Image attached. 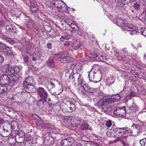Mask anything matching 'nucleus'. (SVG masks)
<instances>
[{
  "mask_svg": "<svg viewBox=\"0 0 146 146\" xmlns=\"http://www.w3.org/2000/svg\"><path fill=\"white\" fill-rule=\"evenodd\" d=\"M116 52L119 54H121L122 55L126 56L127 54V51L126 50V48H124L121 50H120Z\"/></svg>",
  "mask_w": 146,
  "mask_h": 146,
  "instance_id": "7c9ffc66",
  "label": "nucleus"
},
{
  "mask_svg": "<svg viewBox=\"0 0 146 146\" xmlns=\"http://www.w3.org/2000/svg\"><path fill=\"white\" fill-rule=\"evenodd\" d=\"M52 3L55 7H56V5L58 4L64 3V2H62L60 0H52Z\"/></svg>",
  "mask_w": 146,
  "mask_h": 146,
  "instance_id": "37998d69",
  "label": "nucleus"
},
{
  "mask_svg": "<svg viewBox=\"0 0 146 146\" xmlns=\"http://www.w3.org/2000/svg\"><path fill=\"white\" fill-rule=\"evenodd\" d=\"M69 80L70 82H71L73 84V80H74V74L73 75L72 74L69 76Z\"/></svg>",
  "mask_w": 146,
  "mask_h": 146,
  "instance_id": "052dcab7",
  "label": "nucleus"
},
{
  "mask_svg": "<svg viewBox=\"0 0 146 146\" xmlns=\"http://www.w3.org/2000/svg\"><path fill=\"white\" fill-rule=\"evenodd\" d=\"M103 107L102 108V111L106 113H109L111 110L110 106L109 104H107Z\"/></svg>",
  "mask_w": 146,
  "mask_h": 146,
  "instance_id": "393cba45",
  "label": "nucleus"
},
{
  "mask_svg": "<svg viewBox=\"0 0 146 146\" xmlns=\"http://www.w3.org/2000/svg\"><path fill=\"white\" fill-rule=\"evenodd\" d=\"M128 2H129V1H127V0H122V5L124 6H125V5H127L126 6H125V7H127V6H128V5L127 4L128 3Z\"/></svg>",
  "mask_w": 146,
  "mask_h": 146,
  "instance_id": "4d7b16f0",
  "label": "nucleus"
},
{
  "mask_svg": "<svg viewBox=\"0 0 146 146\" xmlns=\"http://www.w3.org/2000/svg\"><path fill=\"white\" fill-rule=\"evenodd\" d=\"M14 46L20 51H22V45L21 43H19L18 44L15 45Z\"/></svg>",
  "mask_w": 146,
  "mask_h": 146,
  "instance_id": "79ce46f5",
  "label": "nucleus"
},
{
  "mask_svg": "<svg viewBox=\"0 0 146 146\" xmlns=\"http://www.w3.org/2000/svg\"><path fill=\"white\" fill-rule=\"evenodd\" d=\"M34 31L35 33L38 34L40 36L41 35L43 32L42 30L39 27L35 28V29Z\"/></svg>",
  "mask_w": 146,
  "mask_h": 146,
  "instance_id": "c9c22d12",
  "label": "nucleus"
},
{
  "mask_svg": "<svg viewBox=\"0 0 146 146\" xmlns=\"http://www.w3.org/2000/svg\"><path fill=\"white\" fill-rule=\"evenodd\" d=\"M30 8L32 12L35 13L38 10V5L34 1H30Z\"/></svg>",
  "mask_w": 146,
  "mask_h": 146,
  "instance_id": "aec40b11",
  "label": "nucleus"
},
{
  "mask_svg": "<svg viewBox=\"0 0 146 146\" xmlns=\"http://www.w3.org/2000/svg\"><path fill=\"white\" fill-rule=\"evenodd\" d=\"M74 78L73 84L74 85L77 84L76 82H77L78 84L81 83V82H84L83 79L81 78V75L78 72L74 74Z\"/></svg>",
  "mask_w": 146,
  "mask_h": 146,
  "instance_id": "1a4fd4ad",
  "label": "nucleus"
},
{
  "mask_svg": "<svg viewBox=\"0 0 146 146\" xmlns=\"http://www.w3.org/2000/svg\"><path fill=\"white\" fill-rule=\"evenodd\" d=\"M98 54L96 53L90 54L88 55V57L90 58H95L98 57Z\"/></svg>",
  "mask_w": 146,
  "mask_h": 146,
  "instance_id": "49530a36",
  "label": "nucleus"
},
{
  "mask_svg": "<svg viewBox=\"0 0 146 146\" xmlns=\"http://www.w3.org/2000/svg\"><path fill=\"white\" fill-rule=\"evenodd\" d=\"M137 106L135 103H133L131 106L128 107L129 113L135 112L137 109Z\"/></svg>",
  "mask_w": 146,
  "mask_h": 146,
  "instance_id": "b1692460",
  "label": "nucleus"
},
{
  "mask_svg": "<svg viewBox=\"0 0 146 146\" xmlns=\"http://www.w3.org/2000/svg\"><path fill=\"white\" fill-rule=\"evenodd\" d=\"M100 66L98 64L93 65L88 75L90 81L97 83L101 80L102 75L100 70Z\"/></svg>",
  "mask_w": 146,
  "mask_h": 146,
  "instance_id": "f03ea898",
  "label": "nucleus"
},
{
  "mask_svg": "<svg viewBox=\"0 0 146 146\" xmlns=\"http://www.w3.org/2000/svg\"><path fill=\"white\" fill-rule=\"evenodd\" d=\"M44 27L45 30L47 32H50L51 30V27L49 24H48V25H45Z\"/></svg>",
  "mask_w": 146,
  "mask_h": 146,
  "instance_id": "a19ab883",
  "label": "nucleus"
},
{
  "mask_svg": "<svg viewBox=\"0 0 146 146\" xmlns=\"http://www.w3.org/2000/svg\"><path fill=\"white\" fill-rule=\"evenodd\" d=\"M112 137L115 138V139H117L116 140H115V142L117 141H119V138L121 137L118 136H117L116 135V134H115V132L114 133V134H113Z\"/></svg>",
  "mask_w": 146,
  "mask_h": 146,
  "instance_id": "6e6d98bb",
  "label": "nucleus"
},
{
  "mask_svg": "<svg viewBox=\"0 0 146 146\" xmlns=\"http://www.w3.org/2000/svg\"><path fill=\"white\" fill-rule=\"evenodd\" d=\"M116 24L118 26L124 30L126 25V21L120 18H118L116 21Z\"/></svg>",
  "mask_w": 146,
  "mask_h": 146,
  "instance_id": "4468645a",
  "label": "nucleus"
},
{
  "mask_svg": "<svg viewBox=\"0 0 146 146\" xmlns=\"http://www.w3.org/2000/svg\"><path fill=\"white\" fill-rule=\"evenodd\" d=\"M7 90V86L0 85V94L5 93Z\"/></svg>",
  "mask_w": 146,
  "mask_h": 146,
  "instance_id": "f704fd0d",
  "label": "nucleus"
},
{
  "mask_svg": "<svg viewBox=\"0 0 146 146\" xmlns=\"http://www.w3.org/2000/svg\"><path fill=\"white\" fill-rule=\"evenodd\" d=\"M89 125L86 123H85L81 125L80 129L83 130H87L89 128Z\"/></svg>",
  "mask_w": 146,
  "mask_h": 146,
  "instance_id": "2f4dec72",
  "label": "nucleus"
},
{
  "mask_svg": "<svg viewBox=\"0 0 146 146\" xmlns=\"http://www.w3.org/2000/svg\"><path fill=\"white\" fill-rule=\"evenodd\" d=\"M116 24L118 26L124 30L126 25V21L120 18H118L116 21Z\"/></svg>",
  "mask_w": 146,
  "mask_h": 146,
  "instance_id": "2eb2a0df",
  "label": "nucleus"
},
{
  "mask_svg": "<svg viewBox=\"0 0 146 146\" xmlns=\"http://www.w3.org/2000/svg\"><path fill=\"white\" fill-rule=\"evenodd\" d=\"M69 38L67 36H62L60 38V40L62 42H63L64 41L66 40H68Z\"/></svg>",
  "mask_w": 146,
  "mask_h": 146,
  "instance_id": "09e8293b",
  "label": "nucleus"
},
{
  "mask_svg": "<svg viewBox=\"0 0 146 146\" xmlns=\"http://www.w3.org/2000/svg\"><path fill=\"white\" fill-rule=\"evenodd\" d=\"M75 66V64H72L70 67V68L69 69H67L66 70H65V72L66 73H72L73 72V70L72 69V68H73Z\"/></svg>",
  "mask_w": 146,
  "mask_h": 146,
  "instance_id": "ea45409f",
  "label": "nucleus"
},
{
  "mask_svg": "<svg viewBox=\"0 0 146 146\" xmlns=\"http://www.w3.org/2000/svg\"><path fill=\"white\" fill-rule=\"evenodd\" d=\"M70 103V108L69 109L70 110L72 111V112L76 109V107L75 105L72 103V102L70 100H68Z\"/></svg>",
  "mask_w": 146,
  "mask_h": 146,
  "instance_id": "4c0bfd02",
  "label": "nucleus"
},
{
  "mask_svg": "<svg viewBox=\"0 0 146 146\" xmlns=\"http://www.w3.org/2000/svg\"><path fill=\"white\" fill-rule=\"evenodd\" d=\"M127 11L129 13L131 14H136L137 12L135 11L134 9H132V8H130Z\"/></svg>",
  "mask_w": 146,
  "mask_h": 146,
  "instance_id": "3c124183",
  "label": "nucleus"
},
{
  "mask_svg": "<svg viewBox=\"0 0 146 146\" xmlns=\"http://www.w3.org/2000/svg\"><path fill=\"white\" fill-rule=\"evenodd\" d=\"M131 139L129 136H123L119 138V141L123 146H127L129 145Z\"/></svg>",
  "mask_w": 146,
  "mask_h": 146,
  "instance_id": "6e6552de",
  "label": "nucleus"
},
{
  "mask_svg": "<svg viewBox=\"0 0 146 146\" xmlns=\"http://www.w3.org/2000/svg\"><path fill=\"white\" fill-rule=\"evenodd\" d=\"M75 141L73 137H68L63 139L61 141V146H70L73 144Z\"/></svg>",
  "mask_w": 146,
  "mask_h": 146,
  "instance_id": "20e7f679",
  "label": "nucleus"
},
{
  "mask_svg": "<svg viewBox=\"0 0 146 146\" xmlns=\"http://www.w3.org/2000/svg\"><path fill=\"white\" fill-rule=\"evenodd\" d=\"M36 125L43 128H49L51 126L50 124L44 122L42 121H39L36 123Z\"/></svg>",
  "mask_w": 146,
  "mask_h": 146,
  "instance_id": "ddd939ff",
  "label": "nucleus"
},
{
  "mask_svg": "<svg viewBox=\"0 0 146 146\" xmlns=\"http://www.w3.org/2000/svg\"><path fill=\"white\" fill-rule=\"evenodd\" d=\"M121 99V97L119 94H116L113 95L110 101H112L113 102H117L119 101Z\"/></svg>",
  "mask_w": 146,
  "mask_h": 146,
  "instance_id": "c85d7f7f",
  "label": "nucleus"
},
{
  "mask_svg": "<svg viewBox=\"0 0 146 146\" xmlns=\"http://www.w3.org/2000/svg\"><path fill=\"white\" fill-rule=\"evenodd\" d=\"M121 129L117 127L116 126L113 127V130L116 134V135L120 137H122V136L124 134L125 131H123L122 132V130Z\"/></svg>",
  "mask_w": 146,
  "mask_h": 146,
  "instance_id": "f3484780",
  "label": "nucleus"
},
{
  "mask_svg": "<svg viewBox=\"0 0 146 146\" xmlns=\"http://www.w3.org/2000/svg\"><path fill=\"white\" fill-rule=\"evenodd\" d=\"M49 113L50 114L56 117L58 115V114L56 112V111L53 110H51Z\"/></svg>",
  "mask_w": 146,
  "mask_h": 146,
  "instance_id": "864d4df0",
  "label": "nucleus"
},
{
  "mask_svg": "<svg viewBox=\"0 0 146 146\" xmlns=\"http://www.w3.org/2000/svg\"><path fill=\"white\" fill-rule=\"evenodd\" d=\"M25 24L27 27L32 29L33 27V20L29 17H25Z\"/></svg>",
  "mask_w": 146,
  "mask_h": 146,
  "instance_id": "dca6fc26",
  "label": "nucleus"
},
{
  "mask_svg": "<svg viewBox=\"0 0 146 146\" xmlns=\"http://www.w3.org/2000/svg\"><path fill=\"white\" fill-rule=\"evenodd\" d=\"M141 15L143 17V19H146V9L144 10Z\"/></svg>",
  "mask_w": 146,
  "mask_h": 146,
  "instance_id": "0e129e2a",
  "label": "nucleus"
},
{
  "mask_svg": "<svg viewBox=\"0 0 146 146\" xmlns=\"http://www.w3.org/2000/svg\"><path fill=\"white\" fill-rule=\"evenodd\" d=\"M37 92L40 98L47 99L48 94L43 88L41 87H39L38 89Z\"/></svg>",
  "mask_w": 146,
  "mask_h": 146,
  "instance_id": "9d476101",
  "label": "nucleus"
},
{
  "mask_svg": "<svg viewBox=\"0 0 146 146\" xmlns=\"http://www.w3.org/2000/svg\"><path fill=\"white\" fill-rule=\"evenodd\" d=\"M99 60L103 62H104L106 64H108V60H109V58L106 59V57L104 56H101L98 58Z\"/></svg>",
  "mask_w": 146,
  "mask_h": 146,
  "instance_id": "473e14b6",
  "label": "nucleus"
},
{
  "mask_svg": "<svg viewBox=\"0 0 146 146\" xmlns=\"http://www.w3.org/2000/svg\"><path fill=\"white\" fill-rule=\"evenodd\" d=\"M19 75L17 73L9 75L4 74L0 78V82L2 85L11 86L18 82Z\"/></svg>",
  "mask_w": 146,
  "mask_h": 146,
  "instance_id": "f257e3e1",
  "label": "nucleus"
},
{
  "mask_svg": "<svg viewBox=\"0 0 146 146\" xmlns=\"http://www.w3.org/2000/svg\"><path fill=\"white\" fill-rule=\"evenodd\" d=\"M110 102V97L105 96L99 100L97 102V104L98 106H104L107 104H109V102Z\"/></svg>",
  "mask_w": 146,
  "mask_h": 146,
  "instance_id": "39448f33",
  "label": "nucleus"
},
{
  "mask_svg": "<svg viewBox=\"0 0 146 146\" xmlns=\"http://www.w3.org/2000/svg\"><path fill=\"white\" fill-rule=\"evenodd\" d=\"M142 119L141 120V121L139 120V121H141V122H143L144 121H145V115H142L141 116Z\"/></svg>",
  "mask_w": 146,
  "mask_h": 146,
  "instance_id": "338daca9",
  "label": "nucleus"
},
{
  "mask_svg": "<svg viewBox=\"0 0 146 146\" xmlns=\"http://www.w3.org/2000/svg\"><path fill=\"white\" fill-rule=\"evenodd\" d=\"M69 106H70V103L68 100H66L65 102L62 104V106L61 105L60 108L64 113H70L72 111L70 109Z\"/></svg>",
  "mask_w": 146,
  "mask_h": 146,
  "instance_id": "0eeeda50",
  "label": "nucleus"
},
{
  "mask_svg": "<svg viewBox=\"0 0 146 146\" xmlns=\"http://www.w3.org/2000/svg\"><path fill=\"white\" fill-rule=\"evenodd\" d=\"M56 82V80H55L52 79V81H51L50 82L49 85L50 86H52V88H53L54 87L55 85V84H54V83Z\"/></svg>",
  "mask_w": 146,
  "mask_h": 146,
  "instance_id": "5fc2aeb1",
  "label": "nucleus"
},
{
  "mask_svg": "<svg viewBox=\"0 0 146 146\" xmlns=\"http://www.w3.org/2000/svg\"><path fill=\"white\" fill-rule=\"evenodd\" d=\"M75 121H76L75 122V126H77L78 124H79L82 121V119L78 117L75 118V119H74Z\"/></svg>",
  "mask_w": 146,
  "mask_h": 146,
  "instance_id": "c03bdc74",
  "label": "nucleus"
},
{
  "mask_svg": "<svg viewBox=\"0 0 146 146\" xmlns=\"http://www.w3.org/2000/svg\"><path fill=\"white\" fill-rule=\"evenodd\" d=\"M80 42L77 40L74 41L72 45V48L75 49H78L80 47Z\"/></svg>",
  "mask_w": 146,
  "mask_h": 146,
  "instance_id": "cd10ccee",
  "label": "nucleus"
},
{
  "mask_svg": "<svg viewBox=\"0 0 146 146\" xmlns=\"http://www.w3.org/2000/svg\"><path fill=\"white\" fill-rule=\"evenodd\" d=\"M140 4L139 2H135L134 4L132 5V7L137 13L139 11L140 9Z\"/></svg>",
  "mask_w": 146,
  "mask_h": 146,
  "instance_id": "c756f323",
  "label": "nucleus"
},
{
  "mask_svg": "<svg viewBox=\"0 0 146 146\" xmlns=\"http://www.w3.org/2000/svg\"><path fill=\"white\" fill-rule=\"evenodd\" d=\"M46 63L48 66L50 67H53L55 66V63L53 60V59L51 57L49 58Z\"/></svg>",
  "mask_w": 146,
  "mask_h": 146,
  "instance_id": "5701e85b",
  "label": "nucleus"
},
{
  "mask_svg": "<svg viewBox=\"0 0 146 146\" xmlns=\"http://www.w3.org/2000/svg\"><path fill=\"white\" fill-rule=\"evenodd\" d=\"M60 62L63 63H68L72 61V59L69 56H64L61 57Z\"/></svg>",
  "mask_w": 146,
  "mask_h": 146,
  "instance_id": "412c9836",
  "label": "nucleus"
},
{
  "mask_svg": "<svg viewBox=\"0 0 146 146\" xmlns=\"http://www.w3.org/2000/svg\"><path fill=\"white\" fill-rule=\"evenodd\" d=\"M7 45L2 42H0V49L3 50L5 49Z\"/></svg>",
  "mask_w": 146,
  "mask_h": 146,
  "instance_id": "8fccbe9b",
  "label": "nucleus"
},
{
  "mask_svg": "<svg viewBox=\"0 0 146 146\" xmlns=\"http://www.w3.org/2000/svg\"><path fill=\"white\" fill-rule=\"evenodd\" d=\"M54 138L51 136L48 139L44 140L43 143L46 145L50 146L54 145Z\"/></svg>",
  "mask_w": 146,
  "mask_h": 146,
  "instance_id": "6ab92c4d",
  "label": "nucleus"
},
{
  "mask_svg": "<svg viewBox=\"0 0 146 146\" xmlns=\"http://www.w3.org/2000/svg\"><path fill=\"white\" fill-rule=\"evenodd\" d=\"M113 133L112 132L110 131H108L107 133V135L108 136L111 137H113Z\"/></svg>",
  "mask_w": 146,
  "mask_h": 146,
  "instance_id": "13d9d810",
  "label": "nucleus"
},
{
  "mask_svg": "<svg viewBox=\"0 0 146 146\" xmlns=\"http://www.w3.org/2000/svg\"><path fill=\"white\" fill-rule=\"evenodd\" d=\"M28 57L27 55H25L23 58V60L24 62L27 64L28 60Z\"/></svg>",
  "mask_w": 146,
  "mask_h": 146,
  "instance_id": "69168bd1",
  "label": "nucleus"
},
{
  "mask_svg": "<svg viewBox=\"0 0 146 146\" xmlns=\"http://www.w3.org/2000/svg\"><path fill=\"white\" fill-rule=\"evenodd\" d=\"M65 21L67 24L69 25L70 27L74 31H76V30H75V27H73L72 26V25H73L76 27V25L75 24L74 21H73L70 18H68L66 19Z\"/></svg>",
  "mask_w": 146,
  "mask_h": 146,
  "instance_id": "4be33fe9",
  "label": "nucleus"
},
{
  "mask_svg": "<svg viewBox=\"0 0 146 146\" xmlns=\"http://www.w3.org/2000/svg\"><path fill=\"white\" fill-rule=\"evenodd\" d=\"M33 84L24 85V89L28 93H31L35 92V88Z\"/></svg>",
  "mask_w": 146,
  "mask_h": 146,
  "instance_id": "9b49d317",
  "label": "nucleus"
},
{
  "mask_svg": "<svg viewBox=\"0 0 146 146\" xmlns=\"http://www.w3.org/2000/svg\"><path fill=\"white\" fill-rule=\"evenodd\" d=\"M41 98L37 101V105L39 106H41L43 105L44 103L46 101L47 99Z\"/></svg>",
  "mask_w": 146,
  "mask_h": 146,
  "instance_id": "72a5a7b5",
  "label": "nucleus"
},
{
  "mask_svg": "<svg viewBox=\"0 0 146 146\" xmlns=\"http://www.w3.org/2000/svg\"><path fill=\"white\" fill-rule=\"evenodd\" d=\"M5 49L6 50V52H9L12 50L11 48L7 46Z\"/></svg>",
  "mask_w": 146,
  "mask_h": 146,
  "instance_id": "e2e57ef3",
  "label": "nucleus"
},
{
  "mask_svg": "<svg viewBox=\"0 0 146 146\" xmlns=\"http://www.w3.org/2000/svg\"><path fill=\"white\" fill-rule=\"evenodd\" d=\"M111 125V121L109 120L106 123V125L108 127H110Z\"/></svg>",
  "mask_w": 146,
  "mask_h": 146,
  "instance_id": "774afa93",
  "label": "nucleus"
},
{
  "mask_svg": "<svg viewBox=\"0 0 146 146\" xmlns=\"http://www.w3.org/2000/svg\"><path fill=\"white\" fill-rule=\"evenodd\" d=\"M140 33L146 37V29L144 28H141L140 29Z\"/></svg>",
  "mask_w": 146,
  "mask_h": 146,
  "instance_id": "a18cd8bd",
  "label": "nucleus"
},
{
  "mask_svg": "<svg viewBox=\"0 0 146 146\" xmlns=\"http://www.w3.org/2000/svg\"><path fill=\"white\" fill-rule=\"evenodd\" d=\"M23 84V85L30 84L35 85V83L34 82V79L31 76L27 77L24 81Z\"/></svg>",
  "mask_w": 146,
  "mask_h": 146,
  "instance_id": "a211bd4d",
  "label": "nucleus"
},
{
  "mask_svg": "<svg viewBox=\"0 0 146 146\" xmlns=\"http://www.w3.org/2000/svg\"><path fill=\"white\" fill-rule=\"evenodd\" d=\"M124 30H127L128 31H131V30H133L134 29H136V28L135 26L132 24H130L127 23L126 24Z\"/></svg>",
  "mask_w": 146,
  "mask_h": 146,
  "instance_id": "bb28decb",
  "label": "nucleus"
},
{
  "mask_svg": "<svg viewBox=\"0 0 146 146\" xmlns=\"http://www.w3.org/2000/svg\"><path fill=\"white\" fill-rule=\"evenodd\" d=\"M19 133V135L20 137V138L21 137H22L23 136H24L25 133L23 131H20Z\"/></svg>",
  "mask_w": 146,
  "mask_h": 146,
  "instance_id": "680f3d73",
  "label": "nucleus"
},
{
  "mask_svg": "<svg viewBox=\"0 0 146 146\" xmlns=\"http://www.w3.org/2000/svg\"><path fill=\"white\" fill-rule=\"evenodd\" d=\"M5 53L7 55L11 57H14L16 55V53L13 50L9 52H6Z\"/></svg>",
  "mask_w": 146,
  "mask_h": 146,
  "instance_id": "e433bc0d",
  "label": "nucleus"
},
{
  "mask_svg": "<svg viewBox=\"0 0 146 146\" xmlns=\"http://www.w3.org/2000/svg\"><path fill=\"white\" fill-rule=\"evenodd\" d=\"M49 135L50 133H46L44 134L43 136L44 140L48 139L50 137H49Z\"/></svg>",
  "mask_w": 146,
  "mask_h": 146,
  "instance_id": "603ef678",
  "label": "nucleus"
},
{
  "mask_svg": "<svg viewBox=\"0 0 146 146\" xmlns=\"http://www.w3.org/2000/svg\"><path fill=\"white\" fill-rule=\"evenodd\" d=\"M135 95V94L133 92H131L129 93V94L125 98V99L126 100H128L129 99H131V98L132 97H134Z\"/></svg>",
  "mask_w": 146,
  "mask_h": 146,
  "instance_id": "58836bf2",
  "label": "nucleus"
},
{
  "mask_svg": "<svg viewBox=\"0 0 146 146\" xmlns=\"http://www.w3.org/2000/svg\"><path fill=\"white\" fill-rule=\"evenodd\" d=\"M130 34L132 35H136L137 33V31L136 30V29H134L133 30H131V31H130Z\"/></svg>",
  "mask_w": 146,
  "mask_h": 146,
  "instance_id": "bf43d9fd",
  "label": "nucleus"
},
{
  "mask_svg": "<svg viewBox=\"0 0 146 146\" xmlns=\"http://www.w3.org/2000/svg\"><path fill=\"white\" fill-rule=\"evenodd\" d=\"M81 83L78 84L79 87L78 89V92L80 94L83 95L86 91L91 93H95L97 91V88H91L88 84L85 83V82Z\"/></svg>",
  "mask_w": 146,
  "mask_h": 146,
  "instance_id": "7ed1b4c3",
  "label": "nucleus"
},
{
  "mask_svg": "<svg viewBox=\"0 0 146 146\" xmlns=\"http://www.w3.org/2000/svg\"><path fill=\"white\" fill-rule=\"evenodd\" d=\"M6 70L7 72H10L11 74H14L15 73H17L19 72V68L18 66H16L14 67H12L9 65H7V67L6 68Z\"/></svg>",
  "mask_w": 146,
  "mask_h": 146,
  "instance_id": "f8f14e48",
  "label": "nucleus"
},
{
  "mask_svg": "<svg viewBox=\"0 0 146 146\" xmlns=\"http://www.w3.org/2000/svg\"><path fill=\"white\" fill-rule=\"evenodd\" d=\"M125 111V107L123 106L121 109L117 108L115 110L113 111V114L117 117H121L124 115Z\"/></svg>",
  "mask_w": 146,
  "mask_h": 146,
  "instance_id": "423d86ee",
  "label": "nucleus"
},
{
  "mask_svg": "<svg viewBox=\"0 0 146 146\" xmlns=\"http://www.w3.org/2000/svg\"><path fill=\"white\" fill-rule=\"evenodd\" d=\"M7 129L5 128L4 127H3V132H2V136L4 137H6L9 136L10 135V130L7 129Z\"/></svg>",
  "mask_w": 146,
  "mask_h": 146,
  "instance_id": "a878e982",
  "label": "nucleus"
},
{
  "mask_svg": "<svg viewBox=\"0 0 146 146\" xmlns=\"http://www.w3.org/2000/svg\"><path fill=\"white\" fill-rule=\"evenodd\" d=\"M140 143L141 146H146V138H144L140 140Z\"/></svg>",
  "mask_w": 146,
  "mask_h": 146,
  "instance_id": "de8ad7c7",
  "label": "nucleus"
}]
</instances>
